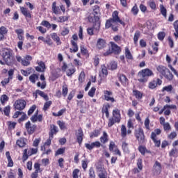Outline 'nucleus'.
<instances>
[{
    "instance_id": "obj_1",
    "label": "nucleus",
    "mask_w": 178,
    "mask_h": 178,
    "mask_svg": "<svg viewBox=\"0 0 178 178\" xmlns=\"http://www.w3.org/2000/svg\"><path fill=\"white\" fill-rule=\"evenodd\" d=\"M2 57L8 66L15 65V56H13V51L12 49H4L2 51Z\"/></svg>"
},
{
    "instance_id": "obj_2",
    "label": "nucleus",
    "mask_w": 178,
    "mask_h": 178,
    "mask_svg": "<svg viewBox=\"0 0 178 178\" xmlns=\"http://www.w3.org/2000/svg\"><path fill=\"white\" fill-rule=\"evenodd\" d=\"M134 137L138 140L139 145H144L147 143V138L144 133L143 127H139L138 129L134 130Z\"/></svg>"
},
{
    "instance_id": "obj_3",
    "label": "nucleus",
    "mask_w": 178,
    "mask_h": 178,
    "mask_svg": "<svg viewBox=\"0 0 178 178\" xmlns=\"http://www.w3.org/2000/svg\"><path fill=\"white\" fill-rule=\"evenodd\" d=\"M151 76H154V72H152V70L148 68L143 70L138 74V76L139 77L138 81H140V83H146V81L148 80V77Z\"/></svg>"
},
{
    "instance_id": "obj_4",
    "label": "nucleus",
    "mask_w": 178,
    "mask_h": 178,
    "mask_svg": "<svg viewBox=\"0 0 178 178\" xmlns=\"http://www.w3.org/2000/svg\"><path fill=\"white\" fill-rule=\"evenodd\" d=\"M156 70L161 74V76H163L165 79H167V80H169L170 81L171 80H173V74L172 72H170V70L168 69L166 67L163 65H159L156 67Z\"/></svg>"
},
{
    "instance_id": "obj_5",
    "label": "nucleus",
    "mask_w": 178,
    "mask_h": 178,
    "mask_svg": "<svg viewBox=\"0 0 178 178\" xmlns=\"http://www.w3.org/2000/svg\"><path fill=\"white\" fill-rule=\"evenodd\" d=\"M120 113L113 112L112 118L108 119V127H112L115 123H120Z\"/></svg>"
},
{
    "instance_id": "obj_6",
    "label": "nucleus",
    "mask_w": 178,
    "mask_h": 178,
    "mask_svg": "<svg viewBox=\"0 0 178 178\" xmlns=\"http://www.w3.org/2000/svg\"><path fill=\"white\" fill-rule=\"evenodd\" d=\"M88 20L90 23H94L93 29L96 31H99L101 27V22H99V17L98 16L88 17Z\"/></svg>"
},
{
    "instance_id": "obj_7",
    "label": "nucleus",
    "mask_w": 178,
    "mask_h": 178,
    "mask_svg": "<svg viewBox=\"0 0 178 178\" xmlns=\"http://www.w3.org/2000/svg\"><path fill=\"white\" fill-rule=\"evenodd\" d=\"M108 149L110 152H115V155H118V156H122V152L118 148V145H116V143L113 141H110L109 145H108Z\"/></svg>"
},
{
    "instance_id": "obj_8",
    "label": "nucleus",
    "mask_w": 178,
    "mask_h": 178,
    "mask_svg": "<svg viewBox=\"0 0 178 178\" xmlns=\"http://www.w3.org/2000/svg\"><path fill=\"white\" fill-rule=\"evenodd\" d=\"M27 103L23 99L16 100L14 103V108L16 111H23L26 108Z\"/></svg>"
},
{
    "instance_id": "obj_9",
    "label": "nucleus",
    "mask_w": 178,
    "mask_h": 178,
    "mask_svg": "<svg viewBox=\"0 0 178 178\" xmlns=\"http://www.w3.org/2000/svg\"><path fill=\"white\" fill-rule=\"evenodd\" d=\"M25 129H26L28 134L31 135L34 134V131H35L37 129V125L31 124V122L30 121H28L25 124Z\"/></svg>"
},
{
    "instance_id": "obj_10",
    "label": "nucleus",
    "mask_w": 178,
    "mask_h": 178,
    "mask_svg": "<svg viewBox=\"0 0 178 178\" xmlns=\"http://www.w3.org/2000/svg\"><path fill=\"white\" fill-rule=\"evenodd\" d=\"M101 145V142L99 141H95L92 143H85L86 149H89V151H92L94 148H99Z\"/></svg>"
},
{
    "instance_id": "obj_11",
    "label": "nucleus",
    "mask_w": 178,
    "mask_h": 178,
    "mask_svg": "<svg viewBox=\"0 0 178 178\" xmlns=\"http://www.w3.org/2000/svg\"><path fill=\"white\" fill-rule=\"evenodd\" d=\"M112 17L111 19L116 24L117 23H120V24H122V26H124V23L123 21L120 20V18H119V13L118 11H114L112 15Z\"/></svg>"
},
{
    "instance_id": "obj_12",
    "label": "nucleus",
    "mask_w": 178,
    "mask_h": 178,
    "mask_svg": "<svg viewBox=\"0 0 178 178\" xmlns=\"http://www.w3.org/2000/svg\"><path fill=\"white\" fill-rule=\"evenodd\" d=\"M153 172H154L156 175H160L161 172H162V165L159 161H155L153 165Z\"/></svg>"
},
{
    "instance_id": "obj_13",
    "label": "nucleus",
    "mask_w": 178,
    "mask_h": 178,
    "mask_svg": "<svg viewBox=\"0 0 178 178\" xmlns=\"http://www.w3.org/2000/svg\"><path fill=\"white\" fill-rule=\"evenodd\" d=\"M76 140L79 145H81L83 143V138L84 137V134L83 132V129L81 128L78 129V132L76 134Z\"/></svg>"
},
{
    "instance_id": "obj_14",
    "label": "nucleus",
    "mask_w": 178,
    "mask_h": 178,
    "mask_svg": "<svg viewBox=\"0 0 178 178\" xmlns=\"http://www.w3.org/2000/svg\"><path fill=\"white\" fill-rule=\"evenodd\" d=\"M138 151L143 155V156H145V154H151V150L147 149L145 145H139L138 147Z\"/></svg>"
},
{
    "instance_id": "obj_15",
    "label": "nucleus",
    "mask_w": 178,
    "mask_h": 178,
    "mask_svg": "<svg viewBox=\"0 0 178 178\" xmlns=\"http://www.w3.org/2000/svg\"><path fill=\"white\" fill-rule=\"evenodd\" d=\"M59 130L58 129V127L55 124L50 125V131L49 132V136L54 138V136L58 134Z\"/></svg>"
},
{
    "instance_id": "obj_16",
    "label": "nucleus",
    "mask_w": 178,
    "mask_h": 178,
    "mask_svg": "<svg viewBox=\"0 0 178 178\" xmlns=\"http://www.w3.org/2000/svg\"><path fill=\"white\" fill-rule=\"evenodd\" d=\"M96 47L98 49H103V48L106 47V41L102 38H99L97 41Z\"/></svg>"
},
{
    "instance_id": "obj_17",
    "label": "nucleus",
    "mask_w": 178,
    "mask_h": 178,
    "mask_svg": "<svg viewBox=\"0 0 178 178\" xmlns=\"http://www.w3.org/2000/svg\"><path fill=\"white\" fill-rule=\"evenodd\" d=\"M31 120L33 123H35V122H42V115H38V112H36L34 115L31 118Z\"/></svg>"
},
{
    "instance_id": "obj_18",
    "label": "nucleus",
    "mask_w": 178,
    "mask_h": 178,
    "mask_svg": "<svg viewBox=\"0 0 178 178\" xmlns=\"http://www.w3.org/2000/svg\"><path fill=\"white\" fill-rule=\"evenodd\" d=\"M150 138L154 143L155 147H157V148H159V147H161V140H156V135L155 134V133L153 132L151 134Z\"/></svg>"
},
{
    "instance_id": "obj_19",
    "label": "nucleus",
    "mask_w": 178,
    "mask_h": 178,
    "mask_svg": "<svg viewBox=\"0 0 178 178\" xmlns=\"http://www.w3.org/2000/svg\"><path fill=\"white\" fill-rule=\"evenodd\" d=\"M20 10L22 15H24L26 19H31V13H30L27 8L24 7H20Z\"/></svg>"
},
{
    "instance_id": "obj_20",
    "label": "nucleus",
    "mask_w": 178,
    "mask_h": 178,
    "mask_svg": "<svg viewBox=\"0 0 178 178\" xmlns=\"http://www.w3.org/2000/svg\"><path fill=\"white\" fill-rule=\"evenodd\" d=\"M109 141V136L106 131H103V135L100 137V143L106 144Z\"/></svg>"
},
{
    "instance_id": "obj_21",
    "label": "nucleus",
    "mask_w": 178,
    "mask_h": 178,
    "mask_svg": "<svg viewBox=\"0 0 178 178\" xmlns=\"http://www.w3.org/2000/svg\"><path fill=\"white\" fill-rule=\"evenodd\" d=\"M111 51L113 54H120V47L115 44L113 42H111Z\"/></svg>"
},
{
    "instance_id": "obj_22",
    "label": "nucleus",
    "mask_w": 178,
    "mask_h": 178,
    "mask_svg": "<svg viewBox=\"0 0 178 178\" xmlns=\"http://www.w3.org/2000/svg\"><path fill=\"white\" fill-rule=\"evenodd\" d=\"M101 131H102V128L95 129L90 134V138H95L96 137H98L101 134Z\"/></svg>"
},
{
    "instance_id": "obj_23",
    "label": "nucleus",
    "mask_w": 178,
    "mask_h": 178,
    "mask_svg": "<svg viewBox=\"0 0 178 178\" xmlns=\"http://www.w3.org/2000/svg\"><path fill=\"white\" fill-rule=\"evenodd\" d=\"M112 95V92L105 90L104 91V99L106 101H111V102H115V99L113 97H111Z\"/></svg>"
},
{
    "instance_id": "obj_24",
    "label": "nucleus",
    "mask_w": 178,
    "mask_h": 178,
    "mask_svg": "<svg viewBox=\"0 0 178 178\" xmlns=\"http://www.w3.org/2000/svg\"><path fill=\"white\" fill-rule=\"evenodd\" d=\"M16 144L19 148H23L24 147H26V138H19L18 140H17Z\"/></svg>"
},
{
    "instance_id": "obj_25",
    "label": "nucleus",
    "mask_w": 178,
    "mask_h": 178,
    "mask_svg": "<svg viewBox=\"0 0 178 178\" xmlns=\"http://www.w3.org/2000/svg\"><path fill=\"white\" fill-rule=\"evenodd\" d=\"M6 158L8 159V162L7 166L8 168H13L14 163H13V160H12V157L10 156V153L9 152H6Z\"/></svg>"
},
{
    "instance_id": "obj_26",
    "label": "nucleus",
    "mask_w": 178,
    "mask_h": 178,
    "mask_svg": "<svg viewBox=\"0 0 178 178\" xmlns=\"http://www.w3.org/2000/svg\"><path fill=\"white\" fill-rule=\"evenodd\" d=\"M38 65L39 66L35 67L36 72H45V69H46L45 63H44V62L42 61H40L38 63Z\"/></svg>"
},
{
    "instance_id": "obj_27",
    "label": "nucleus",
    "mask_w": 178,
    "mask_h": 178,
    "mask_svg": "<svg viewBox=\"0 0 178 178\" xmlns=\"http://www.w3.org/2000/svg\"><path fill=\"white\" fill-rule=\"evenodd\" d=\"M99 178H108V172L104 168H101L98 173Z\"/></svg>"
},
{
    "instance_id": "obj_28",
    "label": "nucleus",
    "mask_w": 178,
    "mask_h": 178,
    "mask_svg": "<svg viewBox=\"0 0 178 178\" xmlns=\"http://www.w3.org/2000/svg\"><path fill=\"white\" fill-rule=\"evenodd\" d=\"M52 12L55 15H59L60 13V8L58 6H56V2L54 1L52 3Z\"/></svg>"
},
{
    "instance_id": "obj_29",
    "label": "nucleus",
    "mask_w": 178,
    "mask_h": 178,
    "mask_svg": "<svg viewBox=\"0 0 178 178\" xmlns=\"http://www.w3.org/2000/svg\"><path fill=\"white\" fill-rule=\"evenodd\" d=\"M119 80L120 81H121L123 86H126V83H127V81H129V79H127V77L124 74H120Z\"/></svg>"
},
{
    "instance_id": "obj_30",
    "label": "nucleus",
    "mask_w": 178,
    "mask_h": 178,
    "mask_svg": "<svg viewBox=\"0 0 178 178\" xmlns=\"http://www.w3.org/2000/svg\"><path fill=\"white\" fill-rule=\"evenodd\" d=\"M71 44L73 49H70V52H77V51H79V47L77 46V43L74 40H71Z\"/></svg>"
},
{
    "instance_id": "obj_31",
    "label": "nucleus",
    "mask_w": 178,
    "mask_h": 178,
    "mask_svg": "<svg viewBox=\"0 0 178 178\" xmlns=\"http://www.w3.org/2000/svg\"><path fill=\"white\" fill-rule=\"evenodd\" d=\"M169 109H176V105H165L163 107V109L161 110V112H170Z\"/></svg>"
},
{
    "instance_id": "obj_32",
    "label": "nucleus",
    "mask_w": 178,
    "mask_h": 178,
    "mask_svg": "<svg viewBox=\"0 0 178 178\" xmlns=\"http://www.w3.org/2000/svg\"><path fill=\"white\" fill-rule=\"evenodd\" d=\"M51 38L52 40H54V41H56L57 45H59V44H60V38L56 33L51 34Z\"/></svg>"
},
{
    "instance_id": "obj_33",
    "label": "nucleus",
    "mask_w": 178,
    "mask_h": 178,
    "mask_svg": "<svg viewBox=\"0 0 178 178\" xmlns=\"http://www.w3.org/2000/svg\"><path fill=\"white\" fill-rule=\"evenodd\" d=\"M36 94H38V95H40V97H42V98H44V99H45L46 101H48L49 98H48V95L45 94V92L40 90H36Z\"/></svg>"
},
{
    "instance_id": "obj_34",
    "label": "nucleus",
    "mask_w": 178,
    "mask_h": 178,
    "mask_svg": "<svg viewBox=\"0 0 178 178\" xmlns=\"http://www.w3.org/2000/svg\"><path fill=\"white\" fill-rule=\"evenodd\" d=\"M134 95H135L137 99H141L143 98V92H140L139 90H135L133 91Z\"/></svg>"
},
{
    "instance_id": "obj_35",
    "label": "nucleus",
    "mask_w": 178,
    "mask_h": 178,
    "mask_svg": "<svg viewBox=\"0 0 178 178\" xmlns=\"http://www.w3.org/2000/svg\"><path fill=\"white\" fill-rule=\"evenodd\" d=\"M7 124L8 127V130H13L16 128L17 123L12 121H8Z\"/></svg>"
},
{
    "instance_id": "obj_36",
    "label": "nucleus",
    "mask_w": 178,
    "mask_h": 178,
    "mask_svg": "<svg viewBox=\"0 0 178 178\" xmlns=\"http://www.w3.org/2000/svg\"><path fill=\"white\" fill-rule=\"evenodd\" d=\"M173 26H174V29L175 30V32L174 33V35H175L176 40H177V38H178V20H177L174 22Z\"/></svg>"
},
{
    "instance_id": "obj_37",
    "label": "nucleus",
    "mask_w": 178,
    "mask_h": 178,
    "mask_svg": "<svg viewBox=\"0 0 178 178\" xmlns=\"http://www.w3.org/2000/svg\"><path fill=\"white\" fill-rule=\"evenodd\" d=\"M141 35V33L139 32V31H136L135 32L134 36V44H137L138 42V39L140 38V36Z\"/></svg>"
},
{
    "instance_id": "obj_38",
    "label": "nucleus",
    "mask_w": 178,
    "mask_h": 178,
    "mask_svg": "<svg viewBox=\"0 0 178 178\" xmlns=\"http://www.w3.org/2000/svg\"><path fill=\"white\" fill-rule=\"evenodd\" d=\"M35 80H38V75L33 74L29 76V81L31 83L35 84Z\"/></svg>"
},
{
    "instance_id": "obj_39",
    "label": "nucleus",
    "mask_w": 178,
    "mask_h": 178,
    "mask_svg": "<svg viewBox=\"0 0 178 178\" xmlns=\"http://www.w3.org/2000/svg\"><path fill=\"white\" fill-rule=\"evenodd\" d=\"M57 124L59 126L60 130H66L67 127L65 122L59 120L57 122Z\"/></svg>"
},
{
    "instance_id": "obj_40",
    "label": "nucleus",
    "mask_w": 178,
    "mask_h": 178,
    "mask_svg": "<svg viewBox=\"0 0 178 178\" xmlns=\"http://www.w3.org/2000/svg\"><path fill=\"white\" fill-rule=\"evenodd\" d=\"M40 149L41 151H44V152L42 153L43 155H49V154L52 152V150L51 149H48L47 150H46L45 145L41 146Z\"/></svg>"
},
{
    "instance_id": "obj_41",
    "label": "nucleus",
    "mask_w": 178,
    "mask_h": 178,
    "mask_svg": "<svg viewBox=\"0 0 178 178\" xmlns=\"http://www.w3.org/2000/svg\"><path fill=\"white\" fill-rule=\"evenodd\" d=\"M121 136L124 138L127 136V129H126V126L122 125L121 127Z\"/></svg>"
},
{
    "instance_id": "obj_42",
    "label": "nucleus",
    "mask_w": 178,
    "mask_h": 178,
    "mask_svg": "<svg viewBox=\"0 0 178 178\" xmlns=\"http://www.w3.org/2000/svg\"><path fill=\"white\" fill-rule=\"evenodd\" d=\"M29 156H30V155H29V152H27V149H25L24 150V153H23V155H22V161H23V162H26V161L27 159H29Z\"/></svg>"
},
{
    "instance_id": "obj_43",
    "label": "nucleus",
    "mask_w": 178,
    "mask_h": 178,
    "mask_svg": "<svg viewBox=\"0 0 178 178\" xmlns=\"http://www.w3.org/2000/svg\"><path fill=\"white\" fill-rule=\"evenodd\" d=\"M125 56L127 59H133V56L127 47L125 48Z\"/></svg>"
},
{
    "instance_id": "obj_44",
    "label": "nucleus",
    "mask_w": 178,
    "mask_h": 178,
    "mask_svg": "<svg viewBox=\"0 0 178 178\" xmlns=\"http://www.w3.org/2000/svg\"><path fill=\"white\" fill-rule=\"evenodd\" d=\"M66 151V147L59 148L55 153V156H58V155H63V154Z\"/></svg>"
},
{
    "instance_id": "obj_45",
    "label": "nucleus",
    "mask_w": 178,
    "mask_h": 178,
    "mask_svg": "<svg viewBox=\"0 0 178 178\" xmlns=\"http://www.w3.org/2000/svg\"><path fill=\"white\" fill-rule=\"evenodd\" d=\"M81 165L83 170L86 172L87 170V168H88V160L85 159L81 161Z\"/></svg>"
},
{
    "instance_id": "obj_46",
    "label": "nucleus",
    "mask_w": 178,
    "mask_h": 178,
    "mask_svg": "<svg viewBox=\"0 0 178 178\" xmlns=\"http://www.w3.org/2000/svg\"><path fill=\"white\" fill-rule=\"evenodd\" d=\"M136 165L138 166V169H139L140 170H143V159H138Z\"/></svg>"
},
{
    "instance_id": "obj_47",
    "label": "nucleus",
    "mask_w": 178,
    "mask_h": 178,
    "mask_svg": "<svg viewBox=\"0 0 178 178\" xmlns=\"http://www.w3.org/2000/svg\"><path fill=\"white\" fill-rule=\"evenodd\" d=\"M27 119H29L27 115L24 113H22V117L18 120V123H22V122H24V120H27Z\"/></svg>"
},
{
    "instance_id": "obj_48",
    "label": "nucleus",
    "mask_w": 178,
    "mask_h": 178,
    "mask_svg": "<svg viewBox=\"0 0 178 178\" xmlns=\"http://www.w3.org/2000/svg\"><path fill=\"white\" fill-rule=\"evenodd\" d=\"M113 24H115L111 19H109L106 22L105 27H106V29H109V28L112 27V26H113Z\"/></svg>"
},
{
    "instance_id": "obj_49",
    "label": "nucleus",
    "mask_w": 178,
    "mask_h": 178,
    "mask_svg": "<svg viewBox=\"0 0 178 178\" xmlns=\"http://www.w3.org/2000/svg\"><path fill=\"white\" fill-rule=\"evenodd\" d=\"M89 177L95 178V171L94 170V168L92 167L89 168Z\"/></svg>"
},
{
    "instance_id": "obj_50",
    "label": "nucleus",
    "mask_w": 178,
    "mask_h": 178,
    "mask_svg": "<svg viewBox=\"0 0 178 178\" xmlns=\"http://www.w3.org/2000/svg\"><path fill=\"white\" fill-rule=\"evenodd\" d=\"M8 100H9V97H8V95H1L0 101L3 105L5 104V102H6V101H8Z\"/></svg>"
},
{
    "instance_id": "obj_51",
    "label": "nucleus",
    "mask_w": 178,
    "mask_h": 178,
    "mask_svg": "<svg viewBox=\"0 0 178 178\" xmlns=\"http://www.w3.org/2000/svg\"><path fill=\"white\" fill-rule=\"evenodd\" d=\"M7 176L8 178H16V172H14L13 170L10 169L7 173Z\"/></svg>"
},
{
    "instance_id": "obj_52",
    "label": "nucleus",
    "mask_w": 178,
    "mask_h": 178,
    "mask_svg": "<svg viewBox=\"0 0 178 178\" xmlns=\"http://www.w3.org/2000/svg\"><path fill=\"white\" fill-rule=\"evenodd\" d=\"M37 152H38V148H31V152H28V155H29V156H31V155H35Z\"/></svg>"
},
{
    "instance_id": "obj_53",
    "label": "nucleus",
    "mask_w": 178,
    "mask_h": 178,
    "mask_svg": "<svg viewBox=\"0 0 178 178\" xmlns=\"http://www.w3.org/2000/svg\"><path fill=\"white\" fill-rule=\"evenodd\" d=\"M52 140H54V138H51V136H49V138L46 140L43 145H44V147H50L51 144H52Z\"/></svg>"
},
{
    "instance_id": "obj_54",
    "label": "nucleus",
    "mask_w": 178,
    "mask_h": 178,
    "mask_svg": "<svg viewBox=\"0 0 178 178\" xmlns=\"http://www.w3.org/2000/svg\"><path fill=\"white\" fill-rule=\"evenodd\" d=\"M80 173V170L76 168L72 172V177L73 178H79V174Z\"/></svg>"
},
{
    "instance_id": "obj_55",
    "label": "nucleus",
    "mask_w": 178,
    "mask_h": 178,
    "mask_svg": "<svg viewBox=\"0 0 178 178\" xmlns=\"http://www.w3.org/2000/svg\"><path fill=\"white\" fill-rule=\"evenodd\" d=\"M160 10H161V15H163L165 17H166L167 10L165 6H163V5L160 6Z\"/></svg>"
},
{
    "instance_id": "obj_56",
    "label": "nucleus",
    "mask_w": 178,
    "mask_h": 178,
    "mask_svg": "<svg viewBox=\"0 0 178 178\" xmlns=\"http://www.w3.org/2000/svg\"><path fill=\"white\" fill-rule=\"evenodd\" d=\"M173 90V87L172 86V85H169L168 86H165L163 88L162 91L163 92V91H167V92H170V91H172Z\"/></svg>"
},
{
    "instance_id": "obj_57",
    "label": "nucleus",
    "mask_w": 178,
    "mask_h": 178,
    "mask_svg": "<svg viewBox=\"0 0 178 178\" xmlns=\"http://www.w3.org/2000/svg\"><path fill=\"white\" fill-rule=\"evenodd\" d=\"M156 86H158V83H156L155 81H153L149 83V88L154 90V88H156Z\"/></svg>"
},
{
    "instance_id": "obj_58",
    "label": "nucleus",
    "mask_w": 178,
    "mask_h": 178,
    "mask_svg": "<svg viewBox=\"0 0 178 178\" xmlns=\"http://www.w3.org/2000/svg\"><path fill=\"white\" fill-rule=\"evenodd\" d=\"M41 143V138H35L33 143V147H38Z\"/></svg>"
},
{
    "instance_id": "obj_59",
    "label": "nucleus",
    "mask_w": 178,
    "mask_h": 178,
    "mask_svg": "<svg viewBox=\"0 0 178 178\" xmlns=\"http://www.w3.org/2000/svg\"><path fill=\"white\" fill-rule=\"evenodd\" d=\"M118 69V63L112 61L111 63V70H116Z\"/></svg>"
},
{
    "instance_id": "obj_60",
    "label": "nucleus",
    "mask_w": 178,
    "mask_h": 178,
    "mask_svg": "<svg viewBox=\"0 0 178 178\" xmlns=\"http://www.w3.org/2000/svg\"><path fill=\"white\" fill-rule=\"evenodd\" d=\"M145 127L147 130H150V128H149V118H147L145 120Z\"/></svg>"
},
{
    "instance_id": "obj_61",
    "label": "nucleus",
    "mask_w": 178,
    "mask_h": 178,
    "mask_svg": "<svg viewBox=\"0 0 178 178\" xmlns=\"http://www.w3.org/2000/svg\"><path fill=\"white\" fill-rule=\"evenodd\" d=\"M85 79H86V74H84V72H81L79 77V80L80 83H83Z\"/></svg>"
},
{
    "instance_id": "obj_62",
    "label": "nucleus",
    "mask_w": 178,
    "mask_h": 178,
    "mask_svg": "<svg viewBox=\"0 0 178 178\" xmlns=\"http://www.w3.org/2000/svg\"><path fill=\"white\" fill-rule=\"evenodd\" d=\"M165 35L166 34L165 33V32H159L158 34V38L159 40H160V41H163Z\"/></svg>"
},
{
    "instance_id": "obj_63",
    "label": "nucleus",
    "mask_w": 178,
    "mask_h": 178,
    "mask_svg": "<svg viewBox=\"0 0 178 178\" xmlns=\"http://www.w3.org/2000/svg\"><path fill=\"white\" fill-rule=\"evenodd\" d=\"M67 91H68L67 86L64 85L63 86V97H66V95H67Z\"/></svg>"
},
{
    "instance_id": "obj_64",
    "label": "nucleus",
    "mask_w": 178,
    "mask_h": 178,
    "mask_svg": "<svg viewBox=\"0 0 178 178\" xmlns=\"http://www.w3.org/2000/svg\"><path fill=\"white\" fill-rule=\"evenodd\" d=\"M95 90H96V88L92 87L90 90L88 92V95L89 97H94V95H95Z\"/></svg>"
}]
</instances>
